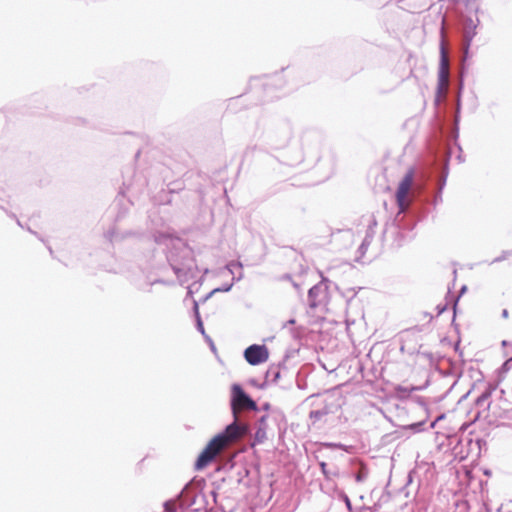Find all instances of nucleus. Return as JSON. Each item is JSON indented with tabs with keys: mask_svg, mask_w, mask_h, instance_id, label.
Segmentation results:
<instances>
[{
	"mask_svg": "<svg viewBox=\"0 0 512 512\" xmlns=\"http://www.w3.org/2000/svg\"><path fill=\"white\" fill-rule=\"evenodd\" d=\"M420 189V185L415 181L414 170H408L400 181L396 191V202L399 212H405L408 210L415 194L419 192Z\"/></svg>",
	"mask_w": 512,
	"mask_h": 512,
	"instance_id": "2",
	"label": "nucleus"
},
{
	"mask_svg": "<svg viewBox=\"0 0 512 512\" xmlns=\"http://www.w3.org/2000/svg\"><path fill=\"white\" fill-rule=\"evenodd\" d=\"M413 390H415V388H406V387H402V386H398V387L396 388V391H397L398 393H407V394H408V393H410V392H411V391H413Z\"/></svg>",
	"mask_w": 512,
	"mask_h": 512,
	"instance_id": "22",
	"label": "nucleus"
},
{
	"mask_svg": "<svg viewBox=\"0 0 512 512\" xmlns=\"http://www.w3.org/2000/svg\"><path fill=\"white\" fill-rule=\"evenodd\" d=\"M232 286H233V283L228 284V285H224V286H222V287H220V288H216V289H214V290L212 291V293H216V292H228V291H230V290H231Z\"/></svg>",
	"mask_w": 512,
	"mask_h": 512,
	"instance_id": "20",
	"label": "nucleus"
},
{
	"mask_svg": "<svg viewBox=\"0 0 512 512\" xmlns=\"http://www.w3.org/2000/svg\"><path fill=\"white\" fill-rule=\"evenodd\" d=\"M489 396H490V394H489V393H483L481 396H479V397L477 398L476 403H477L478 405L483 404L484 402H486V401L488 400Z\"/></svg>",
	"mask_w": 512,
	"mask_h": 512,
	"instance_id": "21",
	"label": "nucleus"
},
{
	"mask_svg": "<svg viewBox=\"0 0 512 512\" xmlns=\"http://www.w3.org/2000/svg\"><path fill=\"white\" fill-rule=\"evenodd\" d=\"M321 471L325 476H328L327 464L325 462L320 463Z\"/></svg>",
	"mask_w": 512,
	"mask_h": 512,
	"instance_id": "23",
	"label": "nucleus"
},
{
	"mask_svg": "<svg viewBox=\"0 0 512 512\" xmlns=\"http://www.w3.org/2000/svg\"><path fill=\"white\" fill-rule=\"evenodd\" d=\"M325 414H327V412L324 410H315L311 411L310 417L318 420L321 419V417L324 416Z\"/></svg>",
	"mask_w": 512,
	"mask_h": 512,
	"instance_id": "18",
	"label": "nucleus"
},
{
	"mask_svg": "<svg viewBox=\"0 0 512 512\" xmlns=\"http://www.w3.org/2000/svg\"><path fill=\"white\" fill-rule=\"evenodd\" d=\"M194 313H195V317H196L197 330L206 338L207 335L205 333L203 322H202L200 314H199L197 302H194Z\"/></svg>",
	"mask_w": 512,
	"mask_h": 512,
	"instance_id": "13",
	"label": "nucleus"
},
{
	"mask_svg": "<svg viewBox=\"0 0 512 512\" xmlns=\"http://www.w3.org/2000/svg\"><path fill=\"white\" fill-rule=\"evenodd\" d=\"M467 291V286L466 285H463L460 289V293H459V296L458 298L463 295L465 292Z\"/></svg>",
	"mask_w": 512,
	"mask_h": 512,
	"instance_id": "24",
	"label": "nucleus"
},
{
	"mask_svg": "<svg viewBox=\"0 0 512 512\" xmlns=\"http://www.w3.org/2000/svg\"><path fill=\"white\" fill-rule=\"evenodd\" d=\"M205 339L210 343L211 349H212V350H215V346H214V344H213V342H212L211 338H210L209 336H206V338H205Z\"/></svg>",
	"mask_w": 512,
	"mask_h": 512,
	"instance_id": "25",
	"label": "nucleus"
},
{
	"mask_svg": "<svg viewBox=\"0 0 512 512\" xmlns=\"http://www.w3.org/2000/svg\"><path fill=\"white\" fill-rule=\"evenodd\" d=\"M512 369V357L509 358L508 360H506L502 367H501V372L502 373H507L508 371H510Z\"/></svg>",
	"mask_w": 512,
	"mask_h": 512,
	"instance_id": "17",
	"label": "nucleus"
},
{
	"mask_svg": "<svg viewBox=\"0 0 512 512\" xmlns=\"http://www.w3.org/2000/svg\"><path fill=\"white\" fill-rule=\"evenodd\" d=\"M243 277V273L240 271L239 275L237 277H233V281H240Z\"/></svg>",
	"mask_w": 512,
	"mask_h": 512,
	"instance_id": "27",
	"label": "nucleus"
},
{
	"mask_svg": "<svg viewBox=\"0 0 512 512\" xmlns=\"http://www.w3.org/2000/svg\"><path fill=\"white\" fill-rule=\"evenodd\" d=\"M376 225V222L373 221L370 225H369V228L367 230V233H366V236L364 238V240L362 241L360 247H359V252H360V255L361 257L364 256L367 248L369 247L372 239H373V236H374V231H373V228L372 226Z\"/></svg>",
	"mask_w": 512,
	"mask_h": 512,
	"instance_id": "11",
	"label": "nucleus"
},
{
	"mask_svg": "<svg viewBox=\"0 0 512 512\" xmlns=\"http://www.w3.org/2000/svg\"><path fill=\"white\" fill-rule=\"evenodd\" d=\"M269 352L265 345L253 344L244 351L245 360L253 366L262 364L268 360Z\"/></svg>",
	"mask_w": 512,
	"mask_h": 512,
	"instance_id": "6",
	"label": "nucleus"
},
{
	"mask_svg": "<svg viewBox=\"0 0 512 512\" xmlns=\"http://www.w3.org/2000/svg\"><path fill=\"white\" fill-rule=\"evenodd\" d=\"M256 402L243 390L239 384L231 388V411L233 416H241L242 411H256Z\"/></svg>",
	"mask_w": 512,
	"mask_h": 512,
	"instance_id": "4",
	"label": "nucleus"
},
{
	"mask_svg": "<svg viewBox=\"0 0 512 512\" xmlns=\"http://www.w3.org/2000/svg\"><path fill=\"white\" fill-rule=\"evenodd\" d=\"M234 420L225 430L216 435L199 455L195 468H205L229 443L236 441L249 433V425L244 422L241 416H233Z\"/></svg>",
	"mask_w": 512,
	"mask_h": 512,
	"instance_id": "1",
	"label": "nucleus"
},
{
	"mask_svg": "<svg viewBox=\"0 0 512 512\" xmlns=\"http://www.w3.org/2000/svg\"><path fill=\"white\" fill-rule=\"evenodd\" d=\"M324 293L321 285H315L308 291V302L311 308H316L320 304L319 296Z\"/></svg>",
	"mask_w": 512,
	"mask_h": 512,
	"instance_id": "8",
	"label": "nucleus"
},
{
	"mask_svg": "<svg viewBox=\"0 0 512 512\" xmlns=\"http://www.w3.org/2000/svg\"><path fill=\"white\" fill-rule=\"evenodd\" d=\"M280 378V370L277 366L270 367L266 372V382L277 383Z\"/></svg>",
	"mask_w": 512,
	"mask_h": 512,
	"instance_id": "12",
	"label": "nucleus"
},
{
	"mask_svg": "<svg viewBox=\"0 0 512 512\" xmlns=\"http://www.w3.org/2000/svg\"><path fill=\"white\" fill-rule=\"evenodd\" d=\"M476 27L477 25L474 23L472 19H469L465 24L464 40L467 48L470 46V43L472 42L474 36L476 35Z\"/></svg>",
	"mask_w": 512,
	"mask_h": 512,
	"instance_id": "9",
	"label": "nucleus"
},
{
	"mask_svg": "<svg viewBox=\"0 0 512 512\" xmlns=\"http://www.w3.org/2000/svg\"><path fill=\"white\" fill-rule=\"evenodd\" d=\"M205 339L210 343L211 349H212V350H215V346H214V344H213V342H212L211 338H210L209 336H206V338H205Z\"/></svg>",
	"mask_w": 512,
	"mask_h": 512,
	"instance_id": "26",
	"label": "nucleus"
},
{
	"mask_svg": "<svg viewBox=\"0 0 512 512\" xmlns=\"http://www.w3.org/2000/svg\"><path fill=\"white\" fill-rule=\"evenodd\" d=\"M295 323V320L294 319H290L289 321H287L285 324H284V328L287 327L288 325H293Z\"/></svg>",
	"mask_w": 512,
	"mask_h": 512,
	"instance_id": "28",
	"label": "nucleus"
},
{
	"mask_svg": "<svg viewBox=\"0 0 512 512\" xmlns=\"http://www.w3.org/2000/svg\"><path fill=\"white\" fill-rule=\"evenodd\" d=\"M178 502L182 508H188L194 504V496L190 495V489L188 486L182 490Z\"/></svg>",
	"mask_w": 512,
	"mask_h": 512,
	"instance_id": "10",
	"label": "nucleus"
},
{
	"mask_svg": "<svg viewBox=\"0 0 512 512\" xmlns=\"http://www.w3.org/2000/svg\"><path fill=\"white\" fill-rule=\"evenodd\" d=\"M347 506L350 507V500L346 497Z\"/></svg>",
	"mask_w": 512,
	"mask_h": 512,
	"instance_id": "31",
	"label": "nucleus"
},
{
	"mask_svg": "<svg viewBox=\"0 0 512 512\" xmlns=\"http://www.w3.org/2000/svg\"><path fill=\"white\" fill-rule=\"evenodd\" d=\"M164 508L166 512H174L176 509V502L175 501H167L164 504Z\"/></svg>",
	"mask_w": 512,
	"mask_h": 512,
	"instance_id": "19",
	"label": "nucleus"
},
{
	"mask_svg": "<svg viewBox=\"0 0 512 512\" xmlns=\"http://www.w3.org/2000/svg\"><path fill=\"white\" fill-rule=\"evenodd\" d=\"M180 253L181 261L173 254L168 256V261L177 278L181 282H186L193 276L192 271L195 267V264L190 256V251L186 247H183Z\"/></svg>",
	"mask_w": 512,
	"mask_h": 512,
	"instance_id": "3",
	"label": "nucleus"
},
{
	"mask_svg": "<svg viewBox=\"0 0 512 512\" xmlns=\"http://www.w3.org/2000/svg\"><path fill=\"white\" fill-rule=\"evenodd\" d=\"M449 57L442 40L440 43V63L438 70V92L442 93L447 90L449 84Z\"/></svg>",
	"mask_w": 512,
	"mask_h": 512,
	"instance_id": "5",
	"label": "nucleus"
},
{
	"mask_svg": "<svg viewBox=\"0 0 512 512\" xmlns=\"http://www.w3.org/2000/svg\"><path fill=\"white\" fill-rule=\"evenodd\" d=\"M227 270L231 273V274H234V268H238V269H242V264L240 262H230L227 264L226 266Z\"/></svg>",
	"mask_w": 512,
	"mask_h": 512,
	"instance_id": "16",
	"label": "nucleus"
},
{
	"mask_svg": "<svg viewBox=\"0 0 512 512\" xmlns=\"http://www.w3.org/2000/svg\"><path fill=\"white\" fill-rule=\"evenodd\" d=\"M512 255V251H503L502 254L498 257H496L495 259H493L490 264H493V263H498V262H501V261H504L506 260L509 256Z\"/></svg>",
	"mask_w": 512,
	"mask_h": 512,
	"instance_id": "14",
	"label": "nucleus"
},
{
	"mask_svg": "<svg viewBox=\"0 0 512 512\" xmlns=\"http://www.w3.org/2000/svg\"><path fill=\"white\" fill-rule=\"evenodd\" d=\"M267 417L261 416L258 420L257 429L255 432V438L254 442L257 444L263 443L267 439V424H266Z\"/></svg>",
	"mask_w": 512,
	"mask_h": 512,
	"instance_id": "7",
	"label": "nucleus"
},
{
	"mask_svg": "<svg viewBox=\"0 0 512 512\" xmlns=\"http://www.w3.org/2000/svg\"><path fill=\"white\" fill-rule=\"evenodd\" d=\"M334 447H337V448H342V445L341 444H333Z\"/></svg>",
	"mask_w": 512,
	"mask_h": 512,
	"instance_id": "30",
	"label": "nucleus"
},
{
	"mask_svg": "<svg viewBox=\"0 0 512 512\" xmlns=\"http://www.w3.org/2000/svg\"><path fill=\"white\" fill-rule=\"evenodd\" d=\"M368 476L366 468L362 467L356 475L357 482H363Z\"/></svg>",
	"mask_w": 512,
	"mask_h": 512,
	"instance_id": "15",
	"label": "nucleus"
},
{
	"mask_svg": "<svg viewBox=\"0 0 512 512\" xmlns=\"http://www.w3.org/2000/svg\"><path fill=\"white\" fill-rule=\"evenodd\" d=\"M502 317H503V318H508V310H507V309H504V310L502 311Z\"/></svg>",
	"mask_w": 512,
	"mask_h": 512,
	"instance_id": "29",
	"label": "nucleus"
}]
</instances>
